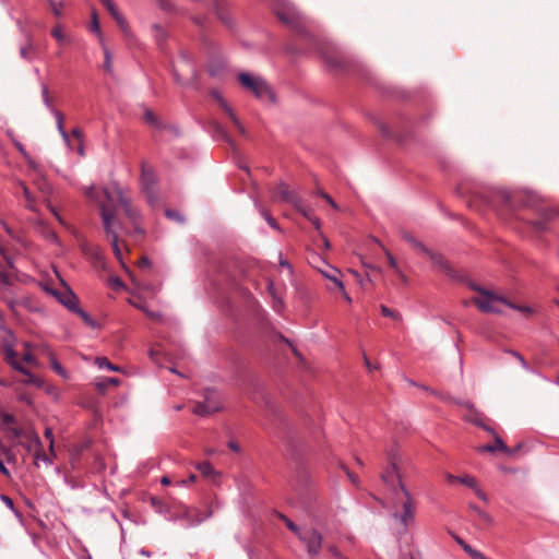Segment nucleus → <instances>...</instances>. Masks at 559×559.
Returning a JSON list of instances; mask_svg holds the SVG:
<instances>
[{
    "label": "nucleus",
    "instance_id": "obj_10",
    "mask_svg": "<svg viewBox=\"0 0 559 559\" xmlns=\"http://www.w3.org/2000/svg\"><path fill=\"white\" fill-rule=\"evenodd\" d=\"M46 292L52 295L61 305H63L70 311H73L79 305V299L76 295L69 288H67L64 292H60L53 288H46Z\"/></svg>",
    "mask_w": 559,
    "mask_h": 559
},
{
    "label": "nucleus",
    "instance_id": "obj_30",
    "mask_svg": "<svg viewBox=\"0 0 559 559\" xmlns=\"http://www.w3.org/2000/svg\"><path fill=\"white\" fill-rule=\"evenodd\" d=\"M72 312L79 314L86 325L93 329L98 328L96 320H94L84 309L80 308L79 305Z\"/></svg>",
    "mask_w": 559,
    "mask_h": 559
},
{
    "label": "nucleus",
    "instance_id": "obj_12",
    "mask_svg": "<svg viewBox=\"0 0 559 559\" xmlns=\"http://www.w3.org/2000/svg\"><path fill=\"white\" fill-rule=\"evenodd\" d=\"M31 441V444L27 447V450L31 451L32 447H35V464H37L38 460H41L45 464H52L51 459L43 452V443L39 436L35 432H32L27 436Z\"/></svg>",
    "mask_w": 559,
    "mask_h": 559
},
{
    "label": "nucleus",
    "instance_id": "obj_25",
    "mask_svg": "<svg viewBox=\"0 0 559 559\" xmlns=\"http://www.w3.org/2000/svg\"><path fill=\"white\" fill-rule=\"evenodd\" d=\"M495 441L497 443V448L499 449V451L510 455V456H513L515 453H518L521 448H522V444L519 443L516 447L514 448H509L504 441L500 438L499 435H495Z\"/></svg>",
    "mask_w": 559,
    "mask_h": 559
},
{
    "label": "nucleus",
    "instance_id": "obj_46",
    "mask_svg": "<svg viewBox=\"0 0 559 559\" xmlns=\"http://www.w3.org/2000/svg\"><path fill=\"white\" fill-rule=\"evenodd\" d=\"M109 240H110V245H111V248H112L115 257L118 260H121L122 259V252H121V249L119 247L118 235H114V237L109 238Z\"/></svg>",
    "mask_w": 559,
    "mask_h": 559
},
{
    "label": "nucleus",
    "instance_id": "obj_22",
    "mask_svg": "<svg viewBox=\"0 0 559 559\" xmlns=\"http://www.w3.org/2000/svg\"><path fill=\"white\" fill-rule=\"evenodd\" d=\"M217 98L221 103L222 108L224 109L226 115L229 117V119L231 120L234 126L243 134L245 128L241 124V122L239 121V119L237 118V116L235 115V112L233 111V109L230 108V106L222 97H217Z\"/></svg>",
    "mask_w": 559,
    "mask_h": 559
},
{
    "label": "nucleus",
    "instance_id": "obj_48",
    "mask_svg": "<svg viewBox=\"0 0 559 559\" xmlns=\"http://www.w3.org/2000/svg\"><path fill=\"white\" fill-rule=\"evenodd\" d=\"M509 353L516 358V360L521 364L522 368L527 370V371H532V368L530 367V365L527 364V361L524 359V357L519 353V352H515V350H509Z\"/></svg>",
    "mask_w": 559,
    "mask_h": 559
},
{
    "label": "nucleus",
    "instance_id": "obj_61",
    "mask_svg": "<svg viewBox=\"0 0 559 559\" xmlns=\"http://www.w3.org/2000/svg\"><path fill=\"white\" fill-rule=\"evenodd\" d=\"M11 285V280L4 272L0 271V289Z\"/></svg>",
    "mask_w": 559,
    "mask_h": 559
},
{
    "label": "nucleus",
    "instance_id": "obj_14",
    "mask_svg": "<svg viewBox=\"0 0 559 559\" xmlns=\"http://www.w3.org/2000/svg\"><path fill=\"white\" fill-rule=\"evenodd\" d=\"M80 249L87 258L95 262L103 261V252L102 248L98 245H94L88 242L86 239H83L80 242Z\"/></svg>",
    "mask_w": 559,
    "mask_h": 559
},
{
    "label": "nucleus",
    "instance_id": "obj_7",
    "mask_svg": "<svg viewBox=\"0 0 559 559\" xmlns=\"http://www.w3.org/2000/svg\"><path fill=\"white\" fill-rule=\"evenodd\" d=\"M298 538L306 544L310 556H317L322 547V535L317 530L301 532Z\"/></svg>",
    "mask_w": 559,
    "mask_h": 559
},
{
    "label": "nucleus",
    "instance_id": "obj_47",
    "mask_svg": "<svg viewBox=\"0 0 559 559\" xmlns=\"http://www.w3.org/2000/svg\"><path fill=\"white\" fill-rule=\"evenodd\" d=\"M260 213L261 215L263 216V218L266 221V223L274 229H278V225L276 223V221L272 217V215L270 214L269 211H266L265 209H261L260 210Z\"/></svg>",
    "mask_w": 559,
    "mask_h": 559
},
{
    "label": "nucleus",
    "instance_id": "obj_44",
    "mask_svg": "<svg viewBox=\"0 0 559 559\" xmlns=\"http://www.w3.org/2000/svg\"><path fill=\"white\" fill-rule=\"evenodd\" d=\"M469 508L478 515V518L481 521H484L487 524L491 523L490 515L487 512L483 511L480 508H478L476 504L469 503Z\"/></svg>",
    "mask_w": 559,
    "mask_h": 559
},
{
    "label": "nucleus",
    "instance_id": "obj_5",
    "mask_svg": "<svg viewBox=\"0 0 559 559\" xmlns=\"http://www.w3.org/2000/svg\"><path fill=\"white\" fill-rule=\"evenodd\" d=\"M141 181L143 192L146 194L147 202L154 204L157 202V197L154 192V186L156 183V174L153 168L142 164L141 168Z\"/></svg>",
    "mask_w": 559,
    "mask_h": 559
},
{
    "label": "nucleus",
    "instance_id": "obj_38",
    "mask_svg": "<svg viewBox=\"0 0 559 559\" xmlns=\"http://www.w3.org/2000/svg\"><path fill=\"white\" fill-rule=\"evenodd\" d=\"M50 366L63 379L69 378L68 371L60 365L52 354H50Z\"/></svg>",
    "mask_w": 559,
    "mask_h": 559
},
{
    "label": "nucleus",
    "instance_id": "obj_28",
    "mask_svg": "<svg viewBox=\"0 0 559 559\" xmlns=\"http://www.w3.org/2000/svg\"><path fill=\"white\" fill-rule=\"evenodd\" d=\"M53 117L56 118V124H57V129H58L60 135L62 136V139L66 143H69V141H70L69 134L66 131L64 124H63V121H64L63 114L61 111H56L53 114Z\"/></svg>",
    "mask_w": 559,
    "mask_h": 559
},
{
    "label": "nucleus",
    "instance_id": "obj_4",
    "mask_svg": "<svg viewBox=\"0 0 559 559\" xmlns=\"http://www.w3.org/2000/svg\"><path fill=\"white\" fill-rule=\"evenodd\" d=\"M523 205L536 209L538 218L532 221V225L533 228L538 233H544L548 230V224L559 216L558 210H555L544 204H537V198L534 194H527L525 197V201H523Z\"/></svg>",
    "mask_w": 559,
    "mask_h": 559
},
{
    "label": "nucleus",
    "instance_id": "obj_31",
    "mask_svg": "<svg viewBox=\"0 0 559 559\" xmlns=\"http://www.w3.org/2000/svg\"><path fill=\"white\" fill-rule=\"evenodd\" d=\"M213 130H214L215 135L218 139L225 141L229 145H234V142H233L230 135L227 133V131L224 129V127L222 124L215 122L213 124Z\"/></svg>",
    "mask_w": 559,
    "mask_h": 559
},
{
    "label": "nucleus",
    "instance_id": "obj_18",
    "mask_svg": "<svg viewBox=\"0 0 559 559\" xmlns=\"http://www.w3.org/2000/svg\"><path fill=\"white\" fill-rule=\"evenodd\" d=\"M213 9L221 22L230 28L233 26L231 17L228 11L225 9L224 4L221 1L215 0L213 3Z\"/></svg>",
    "mask_w": 559,
    "mask_h": 559
},
{
    "label": "nucleus",
    "instance_id": "obj_49",
    "mask_svg": "<svg viewBox=\"0 0 559 559\" xmlns=\"http://www.w3.org/2000/svg\"><path fill=\"white\" fill-rule=\"evenodd\" d=\"M90 31L92 33H96L98 36H100V34H102L99 22H98L97 14L95 11L93 12V15H92V23L90 26Z\"/></svg>",
    "mask_w": 559,
    "mask_h": 559
},
{
    "label": "nucleus",
    "instance_id": "obj_62",
    "mask_svg": "<svg viewBox=\"0 0 559 559\" xmlns=\"http://www.w3.org/2000/svg\"><path fill=\"white\" fill-rule=\"evenodd\" d=\"M51 35L59 41H62L66 38L60 26L55 27L51 31Z\"/></svg>",
    "mask_w": 559,
    "mask_h": 559
},
{
    "label": "nucleus",
    "instance_id": "obj_3",
    "mask_svg": "<svg viewBox=\"0 0 559 559\" xmlns=\"http://www.w3.org/2000/svg\"><path fill=\"white\" fill-rule=\"evenodd\" d=\"M238 81L243 88L250 91L257 98L261 100L275 102V95L270 85L261 76H253L247 72L238 74Z\"/></svg>",
    "mask_w": 559,
    "mask_h": 559
},
{
    "label": "nucleus",
    "instance_id": "obj_55",
    "mask_svg": "<svg viewBox=\"0 0 559 559\" xmlns=\"http://www.w3.org/2000/svg\"><path fill=\"white\" fill-rule=\"evenodd\" d=\"M386 257H388V262H389L390 267H392V269L396 270V271L400 273L401 278H402L403 281H406V277L404 276V274H402V273L400 272V270H399V267H397V262H396L395 258H394L390 252H386Z\"/></svg>",
    "mask_w": 559,
    "mask_h": 559
},
{
    "label": "nucleus",
    "instance_id": "obj_52",
    "mask_svg": "<svg viewBox=\"0 0 559 559\" xmlns=\"http://www.w3.org/2000/svg\"><path fill=\"white\" fill-rule=\"evenodd\" d=\"M473 423L475 425H477L478 427H480L481 429H484L486 432L492 435V437L495 438V435H498L495 429L488 425H486L481 419L479 418H476L473 420Z\"/></svg>",
    "mask_w": 559,
    "mask_h": 559
},
{
    "label": "nucleus",
    "instance_id": "obj_64",
    "mask_svg": "<svg viewBox=\"0 0 559 559\" xmlns=\"http://www.w3.org/2000/svg\"><path fill=\"white\" fill-rule=\"evenodd\" d=\"M4 302L5 305L9 307V309L12 311V312H15L16 310V307L19 305L17 300L13 299V298H5L4 299Z\"/></svg>",
    "mask_w": 559,
    "mask_h": 559
},
{
    "label": "nucleus",
    "instance_id": "obj_63",
    "mask_svg": "<svg viewBox=\"0 0 559 559\" xmlns=\"http://www.w3.org/2000/svg\"><path fill=\"white\" fill-rule=\"evenodd\" d=\"M0 499L9 509H11L12 511H15L13 500L9 496L1 495Z\"/></svg>",
    "mask_w": 559,
    "mask_h": 559
},
{
    "label": "nucleus",
    "instance_id": "obj_37",
    "mask_svg": "<svg viewBox=\"0 0 559 559\" xmlns=\"http://www.w3.org/2000/svg\"><path fill=\"white\" fill-rule=\"evenodd\" d=\"M455 542L473 558L478 559L476 554H481L479 550L474 549L467 543H465L461 537L453 535Z\"/></svg>",
    "mask_w": 559,
    "mask_h": 559
},
{
    "label": "nucleus",
    "instance_id": "obj_51",
    "mask_svg": "<svg viewBox=\"0 0 559 559\" xmlns=\"http://www.w3.org/2000/svg\"><path fill=\"white\" fill-rule=\"evenodd\" d=\"M460 483L472 488L473 490L477 487V483H476L475 478L472 476H468V475L461 476Z\"/></svg>",
    "mask_w": 559,
    "mask_h": 559
},
{
    "label": "nucleus",
    "instance_id": "obj_1",
    "mask_svg": "<svg viewBox=\"0 0 559 559\" xmlns=\"http://www.w3.org/2000/svg\"><path fill=\"white\" fill-rule=\"evenodd\" d=\"M276 15L281 22L294 32L295 40L287 46L289 53L305 55L318 51L330 70L344 71L346 69L347 61L341 50L312 34L294 7L284 5L283 8H277Z\"/></svg>",
    "mask_w": 559,
    "mask_h": 559
},
{
    "label": "nucleus",
    "instance_id": "obj_50",
    "mask_svg": "<svg viewBox=\"0 0 559 559\" xmlns=\"http://www.w3.org/2000/svg\"><path fill=\"white\" fill-rule=\"evenodd\" d=\"M48 2L53 15L60 17L62 15V3L53 0H49Z\"/></svg>",
    "mask_w": 559,
    "mask_h": 559
},
{
    "label": "nucleus",
    "instance_id": "obj_53",
    "mask_svg": "<svg viewBox=\"0 0 559 559\" xmlns=\"http://www.w3.org/2000/svg\"><path fill=\"white\" fill-rule=\"evenodd\" d=\"M15 147L17 148V151L22 154V156L28 160V164L32 168L35 169V164L33 162L29 160V155L28 153L26 152L24 145L20 142H15Z\"/></svg>",
    "mask_w": 559,
    "mask_h": 559
},
{
    "label": "nucleus",
    "instance_id": "obj_33",
    "mask_svg": "<svg viewBox=\"0 0 559 559\" xmlns=\"http://www.w3.org/2000/svg\"><path fill=\"white\" fill-rule=\"evenodd\" d=\"M195 468L204 476V477H212L216 474L215 469L213 468L212 464L207 461L198 463Z\"/></svg>",
    "mask_w": 559,
    "mask_h": 559
},
{
    "label": "nucleus",
    "instance_id": "obj_58",
    "mask_svg": "<svg viewBox=\"0 0 559 559\" xmlns=\"http://www.w3.org/2000/svg\"><path fill=\"white\" fill-rule=\"evenodd\" d=\"M32 49H33V45L31 41H28V44L26 46H23L20 48V56L23 59L28 60L29 59L28 53Z\"/></svg>",
    "mask_w": 559,
    "mask_h": 559
},
{
    "label": "nucleus",
    "instance_id": "obj_54",
    "mask_svg": "<svg viewBox=\"0 0 559 559\" xmlns=\"http://www.w3.org/2000/svg\"><path fill=\"white\" fill-rule=\"evenodd\" d=\"M27 377V379L24 381L26 384H34L36 386H40L41 382L39 379H37L28 369L26 373H23Z\"/></svg>",
    "mask_w": 559,
    "mask_h": 559
},
{
    "label": "nucleus",
    "instance_id": "obj_40",
    "mask_svg": "<svg viewBox=\"0 0 559 559\" xmlns=\"http://www.w3.org/2000/svg\"><path fill=\"white\" fill-rule=\"evenodd\" d=\"M165 215H166L167 218L176 221V222H178L180 224H185V222H186L185 216L180 212H178L177 210L167 209L165 211Z\"/></svg>",
    "mask_w": 559,
    "mask_h": 559
},
{
    "label": "nucleus",
    "instance_id": "obj_45",
    "mask_svg": "<svg viewBox=\"0 0 559 559\" xmlns=\"http://www.w3.org/2000/svg\"><path fill=\"white\" fill-rule=\"evenodd\" d=\"M380 310L382 316L384 317L392 318L395 321H400L402 319L401 314L397 311H394L384 305H381Z\"/></svg>",
    "mask_w": 559,
    "mask_h": 559
},
{
    "label": "nucleus",
    "instance_id": "obj_60",
    "mask_svg": "<svg viewBox=\"0 0 559 559\" xmlns=\"http://www.w3.org/2000/svg\"><path fill=\"white\" fill-rule=\"evenodd\" d=\"M104 53H105L104 69H105V71L110 73L112 71L111 60H110V52H109V50L107 48H105Z\"/></svg>",
    "mask_w": 559,
    "mask_h": 559
},
{
    "label": "nucleus",
    "instance_id": "obj_2",
    "mask_svg": "<svg viewBox=\"0 0 559 559\" xmlns=\"http://www.w3.org/2000/svg\"><path fill=\"white\" fill-rule=\"evenodd\" d=\"M466 284L472 290L477 292L481 295V297L473 298V302L476 305V307L481 312L500 313L501 310L496 307V302H502L512 309H516V310H520L523 312H527V313L531 312V309L528 307L516 306V305L508 301L503 296L496 295L492 292L485 289V288L480 287L479 285L474 284L471 281H467Z\"/></svg>",
    "mask_w": 559,
    "mask_h": 559
},
{
    "label": "nucleus",
    "instance_id": "obj_29",
    "mask_svg": "<svg viewBox=\"0 0 559 559\" xmlns=\"http://www.w3.org/2000/svg\"><path fill=\"white\" fill-rule=\"evenodd\" d=\"M216 411H217L216 407H212L204 402H198L193 406V413L199 416H207Z\"/></svg>",
    "mask_w": 559,
    "mask_h": 559
},
{
    "label": "nucleus",
    "instance_id": "obj_20",
    "mask_svg": "<svg viewBox=\"0 0 559 559\" xmlns=\"http://www.w3.org/2000/svg\"><path fill=\"white\" fill-rule=\"evenodd\" d=\"M152 29H153V36H154V39H155L157 46L159 47L160 50H164V46L168 39L167 31L164 27H162L159 24H154L152 26Z\"/></svg>",
    "mask_w": 559,
    "mask_h": 559
},
{
    "label": "nucleus",
    "instance_id": "obj_11",
    "mask_svg": "<svg viewBox=\"0 0 559 559\" xmlns=\"http://www.w3.org/2000/svg\"><path fill=\"white\" fill-rule=\"evenodd\" d=\"M116 192H117V204H119L123 209L126 216L131 222L135 223L139 218V213L132 206L130 199L124 197V194L120 188H117Z\"/></svg>",
    "mask_w": 559,
    "mask_h": 559
},
{
    "label": "nucleus",
    "instance_id": "obj_57",
    "mask_svg": "<svg viewBox=\"0 0 559 559\" xmlns=\"http://www.w3.org/2000/svg\"><path fill=\"white\" fill-rule=\"evenodd\" d=\"M44 436H45L46 439L49 440V449H50L51 453H53L55 441H53L52 429L50 427H47L45 429Z\"/></svg>",
    "mask_w": 559,
    "mask_h": 559
},
{
    "label": "nucleus",
    "instance_id": "obj_6",
    "mask_svg": "<svg viewBox=\"0 0 559 559\" xmlns=\"http://www.w3.org/2000/svg\"><path fill=\"white\" fill-rule=\"evenodd\" d=\"M400 489L406 497V500L403 502V511L394 512L392 516L404 526V530H406L408 523L414 519L415 504L412 500L409 491L403 484H400Z\"/></svg>",
    "mask_w": 559,
    "mask_h": 559
},
{
    "label": "nucleus",
    "instance_id": "obj_56",
    "mask_svg": "<svg viewBox=\"0 0 559 559\" xmlns=\"http://www.w3.org/2000/svg\"><path fill=\"white\" fill-rule=\"evenodd\" d=\"M477 451L483 453V452H490V453H495L496 451H499V449L497 448V443H491V444H484V445H480L477 448Z\"/></svg>",
    "mask_w": 559,
    "mask_h": 559
},
{
    "label": "nucleus",
    "instance_id": "obj_42",
    "mask_svg": "<svg viewBox=\"0 0 559 559\" xmlns=\"http://www.w3.org/2000/svg\"><path fill=\"white\" fill-rule=\"evenodd\" d=\"M374 123L377 124L379 131L381 132V134L384 138H394L395 136V134L391 130V128L388 124H385L384 122H382L380 120H376Z\"/></svg>",
    "mask_w": 559,
    "mask_h": 559
},
{
    "label": "nucleus",
    "instance_id": "obj_8",
    "mask_svg": "<svg viewBox=\"0 0 559 559\" xmlns=\"http://www.w3.org/2000/svg\"><path fill=\"white\" fill-rule=\"evenodd\" d=\"M99 214L107 238L109 239L112 238L114 235H118L116 226H120V223L116 222L115 211L107 204H100Z\"/></svg>",
    "mask_w": 559,
    "mask_h": 559
},
{
    "label": "nucleus",
    "instance_id": "obj_35",
    "mask_svg": "<svg viewBox=\"0 0 559 559\" xmlns=\"http://www.w3.org/2000/svg\"><path fill=\"white\" fill-rule=\"evenodd\" d=\"M119 379L118 378H114V377H110V378H104L103 380L96 382V388L98 389L99 392H105L107 390V388L109 385H117L119 384Z\"/></svg>",
    "mask_w": 559,
    "mask_h": 559
},
{
    "label": "nucleus",
    "instance_id": "obj_9",
    "mask_svg": "<svg viewBox=\"0 0 559 559\" xmlns=\"http://www.w3.org/2000/svg\"><path fill=\"white\" fill-rule=\"evenodd\" d=\"M388 460L389 466L381 474V478L388 486L395 490V480L397 481L399 486L400 484H403L401 481L400 474L397 473L395 454H393L392 452L389 453Z\"/></svg>",
    "mask_w": 559,
    "mask_h": 559
},
{
    "label": "nucleus",
    "instance_id": "obj_16",
    "mask_svg": "<svg viewBox=\"0 0 559 559\" xmlns=\"http://www.w3.org/2000/svg\"><path fill=\"white\" fill-rule=\"evenodd\" d=\"M276 195H278L282 201L293 205H298L300 202V198L283 182L277 187Z\"/></svg>",
    "mask_w": 559,
    "mask_h": 559
},
{
    "label": "nucleus",
    "instance_id": "obj_13",
    "mask_svg": "<svg viewBox=\"0 0 559 559\" xmlns=\"http://www.w3.org/2000/svg\"><path fill=\"white\" fill-rule=\"evenodd\" d=\"M312 484V478L309 472L305 468H301L297 472L296 480L293 485L294 490L300 496L304 497V491L307 490Z\"/></svg>",
    "mask_w": 559,
    "mask_h": 559
},
{
    "label": "nucleus",
    "instance_id": "obj_26",
    "mask_svg": "<svg viewBox=\"0 0 559 559\" xmlns=\"http://www.w3.org/2000/svg\"><path fill=\"white\" fill-rule=\"evenodd\" d=\"M322 275L330 280L340 290H344V283L340 280V271L331 269L330 271H321Z\"/></svg>",
    "mask_w": 559,
    "mask_h": 559
},
{
    "label": "nucleus",
    "instance_id": "obj_24",
    "mask_svg": "<svg viewBox=\"0 0 559 559\" xmlns=\"http://www.w3.org/2000/svg\"><path fill=\"white\" fill-rule=\"evenodd\" d=\"M119 188V186L114 185L112 188H104L103 194L106 199V202H102L100 204H107L110 209L115 211L116 203H117V192L116 189Z\"/></svg>",
    "mask_w": 559,
    "mask_h": 559
},
{
    "label": "nucleus",
    "instance_id": "obj_41",
    "mask_svg": "<svg viewBox=\"0 0 559 559\" xmlns=\"http://www.w3.org/2000/svg\"><path fill=\"white\" fill-rule=\"evenodd\" d=\"M109 14L115 19V21L120 25V27L124 31L127 27V22L124 17L120 14L117 7H112V10H108Z\"/></svg>",
    "mask_w": 559,
    "mask_h": 559
},
{
    "label": "nucleus",
    "instance_id": "obj_23",
    "mask_svg": "<svg viewBox=\"0 0 559 559\" xmlns=\"http://www.w3.org/2000/svg\"><path fill=\"white\" fill-rule=\"evenodd\" d=\"M211 515H212L211 511L204 515H201L199 512H197L194 510H187L183 514V518L189 521L190 525H198V524L202 523L203 521H205Z\"/></svg>",
    "mask_w": 559,
    "mask_h": 559
},
{
    "label": "nucleus",
    "instance_id": "obj_34",
    "mask_svg": "<svg viewBox=\"0 0 559 559\" xmlns=\"http://www.w3.org/2000/svg\"><path fill=\"white\" fill-rule=\"evenodd\" d=\"M36 186L45 197H48L52 193V186L47 181L45 177L38 178L36 181Z\"/></svg>",
    "mask_w": 559,
    "mask_h": 559
},
{
    "label": "nucleus",
    "instance_id": "obj_36",
    "mask_svg": "<svg viewBox=\"0 0 559 559\" xmlns=\"http://www.w3.org/2000/svg\"><path fill=\"white\" fill-rule=\"evenodd\" d=\"M95 364L98 366V368L103 369V368H106L110 371H115V372H118L120 371V367L111 364L108 358L106 357H97L95 359Z\"/></svg>",
    "mask_w": 559,
    "mask_h": 559
},
{
    "label": "nucleus",
    "instance_id": "obj_17",
    "mask_svg": "<svg viewBox=\"0 0 559 559\" xmlns=\"http://www.w3.org/2000/svg\"><path fill=\"white\" fill-rule=\"evenodd\" d=\"M425 253L428 254L429 258L431 259V261L438 267H440L442 271H444L449 276L455 277V272L450 267V265L448 264V262L444 260V258L441 254L436 253L429 249H428V252H425Z\"/></svg>",
    "mask_w": 559,
    "mask_h": 559
},
{
    "label": "nucleus",
    "instance_id": "obj_32",
    "mask_svg": "<svg viewBox=\"0 0 559 559\" xmlns=\"http://www.w3.org/2000/svg\"><path fill=\"white\" fill-rule=\"evenodd\" d=\"M41 98H43V103L44 105L46 106V108L53 115L56 111H58L53 105H52V99L51 97L49 96V91H48V87L46 84H41Z\"/></svg>",
    "mask_w": 559,
    "mask_h": 559
},
{
    "label": "nucleus",
    "instance_id": "obj_19",
    "mask_svg": "<svg viewBox=\"0 0 559 559\" xmlns=\"http://www.w3.org/2000/svg\"><path fill=\"white\" fill-rule=\"evenodd\" d=\"M143 119L156 130H165L168 128L151 109H145Z\"/></svg>",
    "mask_w": 559,
    "mask_h": 559
},
{
    "label": "nucleus",
    "instance_id": "obj_39",
    "mask_svg": "<svg viewBox=\"0 0 559 559\" xmlns=\"http://www.w3.org/2000/svg\"><path fill=\"white\" fill-rule=\"evenodd\" d=\"M0 420H1V428L3 430H7L8 428H10L9 427L10 425H13L16 423V418L14 417V415H12L10 413H5V412L0 413Z\"/></svg>",
    "mask_w": 559,
    "mask_h": 559
},
{
    "label": "nucleus",
    "instance_id": "obj_27",
    "mask_svg": "<svg viewBox=\"0 0 559 559\" xmlns=\"http://www.w3.org/2000/svg\"><path fill=\"white\" fill-rule=\"evenodd\" d=\"M402 237L405 241L412 245L415 249L421 252H428V248L419 240H417L411 233L402 231Z\"/></svg>",
    "mask_w": 559,
    "mask_h": 559
},
{
    "label": "nucleus",
    "instance_id": "obj_21",
    "mask_svg": "<svg viewBox=\"0 0 559 559\" xmlns=\"http://www.w3.org/2000/svg\"><path fill=\"white\" fill-rule=\"evenodd\" d=\"M20 186L22 187V190H23V195L26 200V204H25V207L31 211V212H34V213H39V209L37 206V203H36V199L35 197L31 193L29 189L27 188V186L24 183V182H20Z\"/></svg>",
    "mask_w": 559,
    "mask_h": 559
},
{
    "label": "nucleus",
    "instance_id": "obj_59",
    "mask_svg": "<svg viewBox=\"0 0 559 559\" xmlns=\"http://www.w3.org/2000/svg\"><path fill=\"white\" fill-rule=\"evenodd\" d=\"M342 469L346 473V475L348 476L349 480L352 481L353 485L357 486L359 480H358V477L353 474L347 466H345L344 464L341 465Z\"/></svg>",
    "mask_w": 559,
    "mask_h": 559
},
{
    "label": "nucleus",
    "instance_id": "obj_43",
    "mask_svg": "<svg viewBox=\"0 0 559 559\" xmlns=\"http://www.w3.org/2000/svg\"><path fill=\"white\" fill-rule=\"evenodd\" d=\"M278 518L286 524V526L289 531H292L294 534L299 536L301 531L290 519H288L286 515H284L282 513L278 514Z\"/></svg>",
    "mask_w": 559,
    "mask_h": 559
},
{
    "label": "nucleus",
    "instance_id": "obj_15",
    "mask_svg": "<svg viewBox=\"0 0 559 559\" xmlns=\"http://www.w3.org/2000/svg\"><path fill=\"white\" fill-rule=\"evenodd\" d=\"M5 361L17 372L26 373L27 368H25L21 362L17 361V353L11 345H5L4 347Z\"/></svg>",
    "mask_w": 559,
    "mask_h": 559
}]
</instances>
